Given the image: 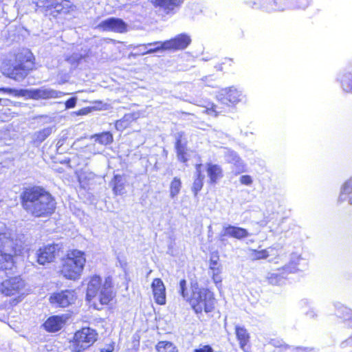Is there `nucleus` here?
Listing matches in <instances>:
<instances>
[{"mask_svg": "<svg viewBox=\"0 0 352 352\" xmlns=\"http://www.w3.org/2000/svg\"><path fill=\"white\" fill-rule=\"evenodd\" d=\"M157 352H177L176 347L170 342L160 341L156 345Z\"/></svg>", "mask_w": 352, "mask_h": 352, "instance_id": "f704fd0d", "label": "nucleus"}, {"mask_svg": "<svg viewBox=\"0 0 352 352\" xmlns=\"http://www.w3.org/2000/svg\"><path fill=\"white\" fill-rule=\"evenodd\" d=\"M179 293L184 300L187 301L190 300V296L187 292L186 280L185 279H182L179 282Z\"/></svg>", "mask_w": 352, "mask_h": 352, "instance_id": "58836bf2", "label": "nucleus"}, {"mask_svg": "<svg viewBox=\"0 0 352 352\" xmlns=\"http://www.w3.org/2000/svg\"><path fill=\"white\" fill-rule=\"evenodd\" d=\"M311 0H298V8L300 9H305L309 4Z\"/></svg>", "mask_w": 352, "mask_h": 352, "instance_id": "de8ad7c7", "label": "nucleus"}, {"mask_svg": "<svg viewBox=\"0 0 352 352\" xmlns=\"http://www.w3.org/2000/svg\"><path fill=\"white\" fill-rule=\"evenodd\" d=\"M295 349L297 351H300V352H311L313 351V349L303 348V347H296Z\"/></svg>", "mask_w": 352, "mask_h": 352, "instance_id": "603ef678", "label": "nucleus"}, {"mask_svg": "<svg viewBox=\"0 0 352 352\" xmlns=\"http://www.w3.org/2000/svg\"><path fill=\"white\" fill-rule=\"evenodd\" d=\"M91 111V108L86 107V108L81 109L78 110V111L73 112V114H75L76 116H84V115H87L89 113H90Z\"/></svg>", "mask_w": 352, "mask_h": 352, "instance_id": "c03bdc74", "label": "nucleus"}, {"mask_svg": "<svg viewBox=\"0 0 352 352\" xmlns=\"http://www.w3.org/2000/svg\"><path fill=\"white\" fill-rule=\"evenodd\" d=\"M184 135L183 132H179L175 134V150L177 157L179 161L185 163L188 161L186 157V141L182 139Z\"/></svg>", "mask_w": 352, "mask_h": 352, "instance_id": "412c9836", "label": "nucleus"}, {"mask_svg": "<svg viewBox=\"0 0 352 352\" xmlns=\"http://www.w3.org/2000/svg\"><path fill=\"white\" fill-rule=\"evenodd\" d=\"M309 302L307 299H302L301 301H300V305L301 307H308L309 306Z\"/></svg>", "mask_w": 352, "mask_h": 352, "instance_id": "864d4df0", "label": "nucleus"}, {"mask_svg": "<svg viewBox=\"0 0 352 352\" xmlns=\"http://www.w3.org/2000/svg\"><path fill=\"white\" fill-rule=\"evenodd\" d=\"M113 285L111 278L107 277L102 284V287L98 291L96 297H93V302L96 306V302H99L100 305H107L113 298Z\"/></svg>", "mask_w": 352, "mask_h": 352, "instance_id": "ddd939ff", "label": "nucleus"}, {"mask_svg": "<svg viewBox=\"0 0 352 352\" xmlns=\"http://www.w3.org/2000/svg\"><path fill=\"white\" fill-rule=\"evenodd\" d=\"M225 157L226 160L228 163L233 164L235 166L236 173H240L245 170L244 163L236 152L233 151H228L226 153Z\"/></svg>", "mask_w": 352, "mask_h": 352, "instance_id": "bb28decb", "label": "nucleus"}, {"mask_svg": "<svg viewBox=\"0 0 352 352\" xmlns=\"http://www.w3.org/2000/svg\"><path fill=\"white\" fill-rule=\"evenodd\" d=\"M138 47H143L144 50L147 49L146 51H144L142 52V54H152L154 52H159L160 50H166L165 47H164V42L160 41L140 45Z\"/></svg>", "mask_w": 352, "mask_h": 352, "instance_id": "473e14b6", "label": "nucleus"}, {"mask_svg": "<svg viewBox=\"0 0 352 352\" xmlns=\"http://www.w3.org/2000/svg\"><path fill=\"white\" fill-rule=\"evenodd\" d=\"M127 116H125L123 119L116 121V128L118 131H122L126 127V123L125 118Z\"/></svg>", "mask_w": 352, "mask_h": 352, "instance_id": "a19ab883", "label": "nucleus"}, {"mask_svg": "<svg viewBox=\"0 0 352 352\" xmlns=\"http://www.w3.org/2000/svg\"><path fill=\"white\" fill-rule=\"evenodd\" d=\"M182 188V182L180 179L174 177L170 185V196L175 198L180 192Z\"/></svg>", "mask_w": 352, "mask_h": 352, "instance_id": "e433bc0d", "label": "nucleus"}, {"mask_svg": "<svg viewBox=\"0 0 352 352\" xmlns=\"http://www.w3.org/2000/svg\"><path fill=\"white\" fill-rule=\"evenodd\" d=\"M188 301L197 314H201L203 310L209 313L214 309L213 294L208 289L199 288L197 283L192 285V294Z\"/></svg>", "mask_w": 352, "mask_h": 352, "instance_id": "7ed1b4c3", "label": "nucleus"}, {"mask_svg": "<svg viewBox=\"0 0 352 352\" xmlns=\"http://www.w3.org/2000/svg\"><path fill=\"white\" fill-rule=\"evenodd\" d=\"M206 171L210 179V183L216 184L217 181L223 177V170L220 166L208 163L206 164Z\"/></svg>", "mask_w": 352, "mask_h": 352, "instance_id": "a878e982", "label": "nucleus"}, {"mask_svg": "<svg viewBox=\"0 0 352 352\" xmlns=\"http://www.w3.org/2000/svg\"><path fill=\"white\" fill-rule=\"evenodd\" d=\"M300 259L301 258L299 255L292 254L288 265H285L282 269L278 270L277 272L271 274L270 276L268 278L270 283L272 285L281 284L283 279L285 278L286 275L289 273H294L297 271V267Z\"/></svg>", "mask_w": 352, "mask_h": 352, "instance_id": "0eeeda50", "label": "nucleus"}, {"mask_svg": "<svg viewBox=\"0 0 352 352\" xmlns=\"http://www.w3.org/2000/svg\"><path fill=\"white\" fill-rule=\"evenodd\" d=\"M350 198H352V177L342 185L338 202L346 201Z\"/></svg>", "mask_w": 352, "mask_h": 352, "instance_id": "cd10ccee", "label": "nucleus"}, {"mask_svg": "<svg viewBox=\"0 0 352 352\" xmlns=\"http://www.w3.org/2000/svg\"><path fill=\"white\" fill-rule=\"evenodd\" d=\"M342 91L352 94V67H348L341 72L338 76Z\"/></svg>", "mask_w": 352, "mask_h": 352, "instance_id": "6ab92c4d", "label": "nucleus"}, {"mask_svg": "<svg viewBox=\"0 0 352 352\" xmlns=\"http://www.w3.org/2000/svg\"><path fill=\"white\" fill-rule=\"evenodd\" d=\"M77 102V98L76 97H72L69 98L65 103V108L66 109H71L74 108Z\"/></svg>", "mask_w": 352, "mask_h": 352, "instance_id": "37998d69", "label": "nucleus"}, {"mask_svg": "<svg viewBox=\"0 0 352 352\" xmlns=\"http://www.w3.org/2000/svg\"><path fill=\"white\" fill-rule=\"evenodd\" d=\"M86 259L85 254L78 250L70 251L64 260L61 273L64 277L70 280L80 278L85 266Z\"/></svg>", "mask_w": 352, "mask_h": 352, "instance_id": "20e7f679", "label": "nucleus"}, {"mask_svg": "<svg viewBox=\"0 0 352 352\" xmlns=\"http://www.w3.org/2000/svg\"><path fill=\"white\" fill-rule=\"evenodd\" d=\"M139 46H140V45H138V46H136V47H134V49H135V48H136V49L139 50V52H140V54H142V52L144 51V48H143V47H138ZM146 50H147V49H146V50H145V51H146Z\"/></svg>", "mask_w": 352, "mask_h": 352, "instance_id": "5fc2aeb1", "label": "nucleus"}, {"mask_svg": "<svg viewBox=\"0 0 352 352\" xmlns=\"http://www.w3.org/2000/svg\"><path fill=\"white\" fill-rule=\"evenodd\" d=\"M274 250L272 248H269L265 250H262L260 251L254 250V255H252L253 259L259 260V259H265L267 258L271 252Z\"/></svg>", "mask_w": 352, "mask_h": 352, "instance_id": "4c0bfd02", "label": "nucleus"}, {"mask_svg": "<svg viewBox=\"0 0 352 352\" xmlns=\"http://www.w3.org/2000/svg\"><path fill=\"white\" fill-rule=\"evenodd\" d=\"M240 182L242 184L246 185V186H250L252 184V179L251 176L245 175H242L240 177Z\"/></svg>", "mask_w": 352, "mask_h": 352, "instance_id": "79ce46f5", "label": "nucleus"}, {"mask_svg": "<svg viewBox=\"0 0 352 352\" xmlns=\"http://www.w3.org/2000/svg\"><path fill=\"white\" fill-rule=\"evenodd\" d=\"M236 335L239 341L240 346L242 349H245L247 343L249 341V334L245 329L236 326L235 328Z\"/></svg>", "mask_w": 352, "mask_h": 352, "instance_id": "72a5a7b5", "label": "nucleus"}, {"mask_svg": "<svg viewBox=\"0 0 352 352\" xmlns=\"http://www.w3.org/2000/svg\"><path fill=\"white\" fill-rule=\"evenodd\" d=\"M202 165L201 164H197L196 165V178L194 180L192 186V191L194 193L195 196H197L198 192L201 190L203 185H204V175L202 174L201 168Z\"/></svg>", "mask_w": 352, "mask_h": 352, "instance_id": "c85d7f7f", "label": "nucleus"}, {"mask_svg": "<svg viewBox=\"0 0 352 352\" xmlns=\"http://www.w3.org/2000/svg\"><path fill=\"white\" fill-rule=\"evenodd\" d=\"M12 245V241L6 233L0 232V269L10 270L14 265L13 255L6 253L8 248Z\"/></svg>", "mask_w": 352, "mask_h": 352, "instance_id": "6e6552de", "label": "nucleus"}, {"mask_svg": "<svg viewBox=\"0 0 352 352\" xmlns=\"http://www.w3.org/2000/svg\"><path fill=\"white\" fill-rule=\"evenodd\" d=\"M102 284L100 276L95 275L90 278L87 284L86 294V298L88 301H92L93 297H96L98 291L102 287Z\"/></svg>", "mask_w": 352, "mask_h": 352, "instance_id": "aec40b11", "label": "nucleus"}, {"mask_svg": "<svg viewBox=\"0 0 352 352\" xmlns=\"http://www.w3.org/2000/svg\"><path fill=\"white\" fill-rule=\"evenodd\" d=\"M153 2L155 6L162 8L168 14L179 6V0H153Z\"/></svg>", "mask_w": 352, "mask_h": 352, "instance_id": "2f4dec72", "label": "nucleus"}, {"mask_svg": "<svg viewBox=\"0 0 352 352\" xmlns=\"http://www.w3.org/2000/svg\"><path fill=\"white\" fill-rule=\"evenodd\" d=\"M21 199L23 208L36 217L50 215L56 208V203L54 197L39 186L25 188Z\"/></svg>", "mask_w": 352, "mask_h": 352, "instance_id": "f257e3e1", "label": "nucleus"}, {"mask_svg": "<svg viewBox=\"0 0 352 352\" xmlns=\"http://www.w3.org/2000/svg\"><path fill=\"white\" fill-rule=\"evenodd\" d=\"M305 314L309 318H314L316 316V314H315V312L313 309L308 310V311H305Z\"/></svg>", "mask_w": 352, "mask_h": 352, "instance_id": "3c124183", "label": "nucleus"}, {"mask_svg": "<svg viewBox=\"0 0 352 352\" xmlns=\"http://www.w3.org/2000/svg\"><path fill=\"white\" fill-rule=\"evenodd\" d=\"M64 322L63 316H53L44 322L43 327L48 332H56L63 327Z\"/></svg>", "mask_w": 352, "mask_h": 352, "instance_id": "b1692460", "label": "nucleus"}, {"mask_svg": "<svg viewBox=\"0 0 352 352\" xmlns=\"http://www.w3.org/2000/svg\"><path fill=\"white\" fill-rule=\"evenodd\" d=\"M91 138L94 140L95 142H97L104 146L110 144L113 141V135L109 131H105L100 133L94 134L91 135Z\"/></svg>", "mask_w": 352, "mask_h": 352, "instance_id": "c756f323", "label": "nucleus"}, {"mask_svg": "<svg viewBox=\"0 0 352 352\" xmlns=\"http://www.w3.org/2000/svg\"><path fill=\"white\" fill-rule=\"evenodd\" d=\"M241 93L234 87L221 89L217 98L222 104L229 105L240 100Z\"/></svg>", "mask_w": 352, "mask_h": 352, "instance_id": "f3484780", "label": "nucleus"}, {"mask_svg": "<svg viewBox=\"0 0 352 352\" xmlns=\"http://www.w3.org/2000/svg\"><path fill=\"white\" fill-rule=\"evenodd\" d=\"M114 349V346L112 344H110L106 347L102 348L100 349V352H112Z\"/></svg>", "mask_w": 352, "mask_h": 352, "instance_id": "8fccbe9b", "label": "nucleus"}, {"mask_svg": "<svg viewBox=\"0 0 352 352\" xmlns=\"http://www.w3.org/2000/svg\"><path fill=\"white\" fill-rule=\"evenodd\" d=\"M153 296L155 302L159 305L166 303V289L160 278H155L151 284Z\"/></svg>", "mask_w": 352, "mask_h": 352, "instance_id": "a211bd4d", "label": "nucleus"}, {"mask_svg": "<svg viewBox=\"0 0 352 352\" xmlns=\"http://www.w3.org/2000/svg\"><path fill=\"white\" fill-rule=\"evenodd\" d=\"M59 247L57 244L48 245L40 248L36 252L37 262L40 265H45L53 262L58 252Z\"/></svg>", "mask_w": 352, "mask_h": 352, "instance_id": "2eb2a0df", "label": "nucleus"}, {"mask_svg": "<svg viewBox=\"0 0 352 352\" xmlns=\"http://www.w3.org/2000/svg\"><path fill=\"white\" fill-rule=\"evenodd\" d=\"M98 28L103 31L123 33L126 31L127 24L120 18L109 17L102 21L98 25Z\"/></svg>", "mask_w": 352, "mask_h": 352, "instance_id": "4468645a", "label": "nucleus"}, {"mask_svg": "<svg viewBox=\"0 0 352 352\" xmlns=\"http://www.w3.org/2000/svg\"><path fill=\"white\" fill-rule=\"evenodd\" d=\"M190 36L186 34H181L175 38L164 42V47L166 50H181L186 49L190 43Z\"/></svg>", "mask_w": 352, "mask_h": 352, "instance_id": "dca6fc26", "label": "nucleus"}, {"mask_svg": "<svg viewBox=\"0 0 352 352\" xmlns=\"http://www.w3.org/2000/svg\"><path fill=\"white\" fill-rule=\"evenodd\" d=\"M347 201H349V204L352 206V197L349 199Z\"/></svg>", "mask_w": 352, "mask_h": 352, "instance_id": "4d7b16f0", "label": "nucleus"}, {"mask_svg": "<svg viewBox=\"0 0 352 352\" xmlns=\"http://www.w3.org/2000/svg\"><path fill=\"white\" fill-rule=\"evenodd\" d=\"M42 5L38 7L45 9V14H50L56 16L55 14H67L72 8V3L68 0H44L41 1Z\"/></svg>", "mask_w": 352, "mask_h": 352, "instance_id": "9d476101", "label": "nucleus"}, {"mask_svg": "<svg viewBox=\"0 0 352 352\" xmlns=\"http://www.w3.org/2000/svg\"><path fill=\"white\" fill-rule=\"evenodd\" d=\"M4 91L7 94L15 96H26L27 93H29V96L34 100L58 98L65 94L62 91L46 87H41L39 89H34L31 90L6 88L4 89Z\"/></svg>", "mask_w": 352, "mask_h": 352, "instance_id": "39448f33", "label": "nucleus"}, {"mask_svg": "<svg viewBox=\"0 0 352 352\" xmlns=\"http://www.w3.org/2000/svg\"><path fill=\"white\" fill-rule=\"evenodd\" d=\"M90 50L87 49L81 50L79 52H74L66 58V60L72 67L76 68L82 60L87 61L89 57Z\"/></svg>", "mask_w": 352, "mask_h": 352, "instance_id": "393cba45", "label": "nucleus"}, {"mask_svg": "<svg viewBox=\"0 0 352 352\" xmlns=\"http://www.w3.org/2000/svg\"><path fill=\"white\" fill-rule=\"evenodd\" d=\"M263 9L266 12L283 11L290 8L284 0H265L263 3Z\"/></svg>", "mask_w": 352, "mask_h": 352, "instance_id": "5701e85b", "label": "nucleus"}, {"mask_svg": "<svg viewBox=\"0 0 352 352\" xmlns=\"http://www.w3.org/2000/svg\"><path fill=\"white\" fill-rule=\"evenodd\" d=\"M224 234H228L230 237H233L241 240L248 237L250 234L248 231L241 227L227 225L223 226Z\"/></svg>", "mask_w": 352, "mask_h": 352, "instance_id": "4be33fe9", "label": "nucleus"}, {"mask_svg": "<svg viewBox=\"0 0 352 352\" xmlns=\"http://www.w3.org/2000/svg\"><path fill=\"white\" fill-rule=\"evenodd\" d=\"M76 299L74 290L66 289L59 292L54 293L50 298V302L60 307H66L74 303Z\"/></svg>", "mask_w": 352, "mask_h": 352, "instance_id": "f8f14e48", "label": "nucleus"}, {"mask_svg": "<svg viewBox=\"0 0 352 352\" xmlns=\"http://www.w3.org/2000/svg\"><path fill=\"white\" fill-rule=\"evenodd\" d=\"M207 113L209 115H212L214 116H217L220 111L217 110V106L212 105L211 108H208L206 110Z\"/></svg>", "mask_w": 352, "mask_h": 352, "instance_id": "49530a36", "label": "nucleus"}, {"mask_svg": "<svg viewBox=\"0 0 352 352\" xmlns=\"http://www.w3.org/2000/svg\"><path fill=\"white\" fill-rule=\"evenodd\" d=\"M96 330L89 327L82 328L74 335V349L76 352H82L91 346L97 340Z\"/></svg>", "mask_w": 352, "mask_h": 352, "instance_id": "423d86ee", "label": "nucleus"}, {"mask_svg": "<svg viewBox=\"0 0 352 352\" xmlns=\"http://www.w3.org/2000/svg\"><path fill=\"white\" fill-rule=\"evenodd\" d=\"M33 54L29 51L17 53L14 62L3 72L10 78L20 82L23 80L34 68Z\"/></svg>", "mask_w": 352, "mask_h": 352, "instance_id": "f03ea898", "label": "nucleus"}, {"mask_svg": "<svg viewBox=\"0 0 352 352\" xmlns=\"http://www.w3.org/2000/svg\"><path fill=\"white\" fill-rule=\"evenodd\" d=\"M334 307L336 316L342 320L346 327L352 329V309L340 302L335 303ZM348 345L352 346V335L341 343V346L343 348Z\"/></svg>", "mask_w": 352, "mask_h": 352, "instance_id": "1a4fd4ad", "label": "nucleus"}, {"mask_svg": "<svg viewBox=\"0 0 352 352\" xmlns=\"http://www.w3.org/2000/svg\"><path fill=\"white\" fill-rule=\"evenodd\" d=\"M219 261V256L217 254H212L210 256V268L212 270L213 274H214L215 271H218V268L217 267V265L218 264Z\"/></svg>", "mask_w": 352, "mask_h": 352, "instance_id": "ea45409f", "label": "nucleus"}, {"mask_svg": "<svg viewBox=\"0 0 352 352\" xmlns=\"http://www.w3.org/2000/svg\"><path fill=\"white\" fill-rule=\"evenodd\" d=\"M194 352H213V349L210 346L205 345L195 349Z\"/></svg>", "mask_w": 352, "mask_h": 352, "instance_id": "a18cd8bd", "label": "nucleus"}, {"mask_svg": "<svg viewBox=\"0 0 352 352\" xmlns=\"http://www.w3.org/2000/svg\"><path fill=\"white\" fill-rule=\"evenodd\" d=\"M52 127H46L34 133V141L41 143L52 133Z\"/></svg>", "mask_w": 352, "mask_h": 352, "instance_id": "c9c22d12", "label": "nucleus"}, {"mask_svg": "<svg viewBox=\"0 0 352 352\" xmlns=\"http://www.w3.org/2000/svg\"><path fill=\"white\" fill-rule=\"evenodd\" d=\"M226 236H228V234H224V231L223 230L219 236V241L223 245H226L228 243V240L226 239Z\"/></svg>", "mask_w": 352, "mask_h": 352, "instance_id": "09e8293b", "label": "nucleus"}, {"mask_svg": "<svg viewBox=\"0 0 352 352\" xmlns=\"http://www.w3.org/2000/svg\"><path fill=\"white\" fill-rule=\"evenodd\" d=\"M252 8H258L257 4L255 2L253 3V6H252Z\"/></svg>", "mask_w": 352, "mask_h": 352, "instance_id": "6e6d98bb", "label": "nucleus"}, {"mask_svg": "<svg viewBox=\"0 0 352 352\" xmlns=\"http://www.w3.org/2000/svg\"><path fill=\"white\" fill-rule=\"evenodd\" d=\"M25 282L20 276H14L3 280L0 284V292L6 296L23 294Z\"/></svg>", "mask_w": 352, "mask_h": 352, "instance_id": "9b49d317", "label": "nucleus"}, {"mask_svg": "<svg viewBox=\"0 0 352 352\" xmlns=\"http://www.w3.org/2000/svg\"><path fill=\"white\" fill-rule=\"evenodd\" d=\"M111 184L113 185V191L115 195H121L124 193V182L122 175H114Z\"/></svg>", "mask_w": 352, "mask_h": 352, "instance_id": "7c9ffc66", "label": "nucleus"}]
</instances>
